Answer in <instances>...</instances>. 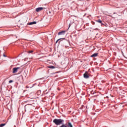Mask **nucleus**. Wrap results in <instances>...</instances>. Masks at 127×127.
<instances>
[{"mask_svg":"<svg viewBox=\"0 0 127 127\" xmlns=\"http://www.w3.org/2000/svg\"><path fill=\"white\" fill-rule=\"evenodd\" d=\"M33 52V51H30L28 52V53H32Z\"/></svg>","mask_w":127,"mask_h":127,"instance_id":"obj_15","label":"nucleus"},{"mask_svg":"<svg viewBox=\"0 0 127 127\" xmlns=\"http://www.w3.org/2000/svg\"><path fill=\"white\" fill-rule=\"evenodd\" d=\"M66 31H62L58 33V35H64Z\"/></svg>","mask_w":127,"mask_h":127,"instance_id":"obj_6","label":"nucleus"},{"mask_svg":"<svg viewBox=\"0 0 127 127\" xmlns=\"http://www.w3.org/2000/svg\"><path fill=\"white\" fill-rule=\"evenodd\" d=\"M37 22L36 21H33V22H31L30 23H28V24L29 25H32L33 24H36Z\"/></svg>","mask_w":127,"mask_h":127,"instance_id":"obj_7","label":"nucleus"},{"mask_svg":"<svg viewBox=\"0 0 127 127\" xmlns=\"http://www.w3.org/2000/svg\"><path fill=\"white\" fill-rule=\"evenodd\" d=\"M48 68H50V69H55V66L54 65L48 66Z\"/></svg>","mask_w":127,"mask_h":127,"instance_id":"obj_9","label":"nucleus"},{"mask_svg":"<svg viewBox=\"0 0 127 127\" xmlns=\"http://www.w3.org/2000/svg\"><path fill=\"white\" fill-rule=\"evenodd\" d=\"M68 41L65 38H62V39L59 42V44L60 45H62V46H64V45H66Z\"/></svg>","mask_w":127,"mask_h":127,"instance_id":"obj_2","label":"nucleus"},{"mask_svg":"<svg viewBox=\"0 0 127 127\" xmlns=\"http://www.w3.org/2000/svg\"><path fill=\"white\" fill-rule=\"evenodd\" d=\"M62 39V38H60V39H59L58 40H57L56 42V43H57L59 41H60V40H61Z\"/></svg>","mask_w":127,"mask_h":127,"instance_id":"obj_13","label":"nucleus"},{"mask_svg":"<svg viewBox=\"0 0 127 127\" xmlns=\"http://www.w3.org/2000/svg\"><path fill=\"white\" fill-rule=\"evenodd\" d=\"M97 56H98V53H95L92 54L91 56V57H97Z\"/></svg>","mask_w":127,"mask_h":127,"instance_id":"obj_8","label":"nucleus"},{"mask_svg":"<svg viewBox=\"0 0 127 127\" xmlns=\"http://www.w3.org/2000/svg\"><path fill=\"white\" fill-rule=\"evenodd\" d=\"M13 82V81H12V80H10L9 81V84H10V83H12Z\"/></svg>","mask_w":127,"mask_h":127,"instance_id":"obj_14","label":"nucleus"},{"mask_svg":"<svg viewBox=\"0 0 127 127\" xmlns=\"http://www.w3.org/2000/svg\"><path fill=\"white\" fill-rule=\"evenodd\" d=\"M64 120L62 119H55L53 120V123L56 125V126H62L64 124Z\"/></svg>","mask_w":127,"mask_h":127,"instance_id":"obj_1","label":"nucleus"},{"mask_svg":"<svg viewBox=\"0 0 127 127\" xmlns=\"http://www.w3.org/2000/svg\"><path fill=\"white\" fill-rule=\"evenodd\" d=\"M3 57H6V56L4 54L3 55Z\"/></svg>","mask_w":127,"mask_h":127,"instance_id":"obj_16","label":"nucleus"},{"mask_svg":"<svg viewBox=\"0 0 127 127\" xmlns=\"http://www.w3.org/2000/svg\"><path fill=\"white\" fill-rule=\"evenodd\" d=\"M20 69V67H13L12 69V73L13 74H15V73H17V70Z\"/></svg>","mask_w":127,"mask_h":127,"instance_id":"obj_3","label":"nucleus"},{"mask_svg":"<svg viewBox=\"0 0 127 127\" xmlns=\"http://www.w3.org/2000/svg\"><path fill=\"white\" fill-rule=\"evenodd\" d=\"M42 9H43V7H38L36 9V11H37V12H39V11H41Z\"/></svg>","mask_w":127,"mask_h":127,"instance_id":"obj_5","label":"nucleus"},{"mask_svg":"<svg viewBox=\"0 0 127 127\" xmlns=\"http://www.w3.org/2000/svg\"><path fill=\"white\" fill-rule=\"evenodd\" d=\"M29 104L26 105L25 106V107H24L25 110H26V109H28V107H29Z\"/></svg>","mask_w":127,"mask_h":127,"instance_id":"obj_10","label":"nucleus"},{"mask_svg":"<svg viewBox=\"0 0 127 127\" xmlns=\"http://www.w3.org/2000/svg\"><path fill=\"white\" fill-rule=\"evenodd\" d=\"M70 24H69V27H70Z\"/></svg>","mask_w":127,"mask_h":127,"instance_id":"obj_17","label":"nucleus"},{"mask_svg":"<svg viewBox=\"0 0 127 127\" xmlns=\"http://www.w3.org/2000/svg\"><path fill=\"white\" fill-rule=\"evenodd\" d=\"M83 77H84V78H85V79H89V76L88 75V73H87V72H85L84 73Z\"/></svg>","mask_w":127,"mask_h":127,"instance_id":"obj_4","label":"nucleus"},{"mask_svg":"<svg viewBox=\"0 0 127 127\" xmlns=\"http://www.w3.org/2000/svg\"><path fill=\"white\" fill-rule=\"evenodd\" d=\"M97 22H99V23H102V20H100V19L98 20H97Z\"/></svg>","mask_w":127,"mask_h":127,"instance_id":"obj_12","label":"nucleus"},{"mask_svg":"<svg viewBox=\"0 0 127 127\" xmlns=\"http://www.w3.org/2000/svg\"><path fill=\"white\" fill-rule=\"evenodd\" d=\"M4 126H5V124H1L0 125V127H4Z\"/></svg>","mask_w":127,"mask_h":127,"instance_id":"obj_11","label":"nucleus"}]
</instances>
